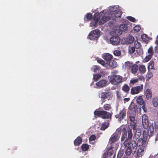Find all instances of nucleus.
Instances as JSON below:
<instances>
[{"mask_svg": "<svg viewBox=\"0 0 158 158\" xmlns=\"http://www.w3.org/2000/svg\"><path fill=\"white\" fill-rule=\"evenodd\" d=\"M137 108V106L135 105L134 103L132 102L131 103L129 107V114H135L136 112V110Z\"/></svg>", "mask_w": 158, "mask_h": 158, "instance_id": "obj_14", "label": "nucleus"}, {"mask_svg": "<svg viewBox=\"0 0 158 158\" xmlns=\"http://www.w3.org/2000/svg\"><path fill=\"white\" fill-rule=\"evenodd\" d=\"M129 114V118L131 123L130 124L129 126V129L127 130V132L129 130H131L132 131V129H133L134 130H135L136 129V121L135 120V114ZM131 132H132V131Z\"/></svg>", "mask_w": 158, "mask_h": 158, "instance_id": "obj_5", "label": "nucleus"}, {"mask_svg": "<svg viewBox=\"0 0 158 158\" xmlns=\"http://www.w3.org/2000/svg\"><path fill=\"white\" fill-rule=\"evenodd\" d=\"M138 79H132L130 81L129 84L134 85V84L138 82Z\"/></svg>", "mask_w": 158, "mask_h": 158, "instance_id": "obj_42", "label": "nucleus"}, {"mask_svg": "<svg viewBox=\"0 0 158 158\" xmlns=\"http://www.w3.org/2000/svg\"><path fill=\"white\" fill-rule=\"evenodd\" d=\"M127 19H128V20H129L132 22H135V19L132 17L130 16H127Z\"/></svg>", "mask_w": 158, "mask_h": 158, "instance_id": "obj_54", "label": "nucleus"}, {"mask_svg": "<svg viewBox=\"0 0 158 158\" xmlns=\"http://www.w3.org/2000/svg\"><path fill=\"white\" fill-rule=\"evenodd\" d=\"M107 84V82L106 80H102L97 82L96 85L99 88H102L106 86Z\"/></svg>", "mask_w": 158, "mask_h": 158, "instance_id": "obj_16", "label": "nucleus"}, {"mask_svg": "<svg viewBox=\"0 0 158 158\" xmlns=\"http://www.w3.org/2000/svg\"><path fill=\"white\" fill-rule=\"evenodd\" d=\"M155 129L156 130L158 129V119H156L154 121Z\"/></svg>", "mask_w": 158, "mask_h": 158, "instance_id": "obj_49", "label": "nucleus"}, {"mask_svg": "<svg viewBox=\"0 0 158 158\" xmlns=\"http://www.w3.org/2000/svg\"><path fill=\"white\" fill-rule=\"evenodd\" d=\"M109 10L110 12V13L112 14V13H114L115 11L117 10H116V9L115 8L114 6H110L109 8Z\"/></svg>", "mask_w": 158, "mask_h": 158, "instance_id": "obj_45", "label": "nucleus"}, {"mask_svg": "<svg viewBox=\"0 0 158 158\" xmlns=\"http://www.w3.org/2000/svg\"><path fill=\"white\" fill-rule=\"evenodd\" d=\"M89 148V146L88 144L84 143L81 146V148L82 151H85L88 150Z\"/></svg>", "mask_w": 158, "mask_h": 158, "instance_id": "obj_35", "label": "nucleus"}, {"mask_svg": "<svg viewBox=\"0 0 158 158\" xmlns=\"http://www.w3.org/2000/svg\"><path fill=\"white\" fill-rule=\"evenodd\" d=\"M100 68V67L97 65L94 66L93 67L94 71L96 72L97 71L99 70Z\"/></svg>", "mask_w": 158, "mask_h": 158, "instance_id": "obj_55", "label": "nucleus"}, {"mask_svg": "<svg viewBox=\"0 0 158 158\" xmlns=\"http://www.w3.org/2000/svg\"><path fill=\"white\" fill-rule=\"evenodd\" d=\"M142 105V108L143 110L144 111V112H146V111H147V109L145 106V103L143 104Z\"/></svg>", "mask_w": 158, "mask_h": 158, "instance_id": "obj_57", "label": "nucleus"}, {"mask_svg": "<svg viewBox=\"0 0 158 158\" xmlns=\"http://www.w3.org/2000/svg\"><path fill=\"white\" fill-rule=\"evenodd\" d=\"M123 154V151H119L117 155V158H120Z\"/></svg>", "mask_w": 158, "mask_h": 158, "instance_id": "obj_51", "label": "nucleus"}, {"mask_svg": "<svg viewBox=\"0 0 158 158\" xmlns=\"http://www.w3.org/2000/svg\"><path fill=\"white\" fill-rule=\"evenodd\" d=\"M130 100V98H125L123 99V102L124 103H125L127 102H128Z\"/></svg>", "mask_w": 158, "mask_h": 158, "instance_id": "obj_58", "label": "nucleus"}, {"mask_svg": "<svg viewBox=\"0 0 158 158\" xmlns=\"http://www.w3.org/2000/svg\"><path fill=\"white\" fill-rule=\"evenodd\" d=\"M95 142L94 141H92L89 142L90 144H94L95 143Z\"/></svg>", "mask_w": 158, "mask_h": 158, "instance_id": "obj_60", "label": "nucleus"}, {"mask_svg": "<svg viewBox=\"0 0 158 158\" xmlns=\"http://www.w3.org/2000/svg\"><path fill=\"white\" fill-rule=\"evenodd\" d=\"M134 40V38L133 36L132 35L128 36L126 40L127 43L130 44L132 43Z\"/></svg>", "mask_w": 158, "mask_h": 158, "instance_id": "obj_24", "label": "nucleus"}, {"mask_svg": "<svg viewBox=\"0 0 158 158\" xmlns=\"http://www.w3.org/2000/svg\"><path fill=\"white\" fill-rule=\"evenodd\" d=\"M135 130H136V131L135 135V137L137 139L138 138H139L141 136L142 133V130L140 128H138L137 129H136Z\"/></svg>", "mask_w": 158, "mask_h": 158, "instance_id": "obj_29", "label": "nucleus"}, {"mask_svg": "<svg viewBox=\"0 0 158 158\" xmlns=\"http://www.w3.org/2000/svg\"><path fill=\"white\" fill-rule=\"evenodd\" d=\"M139 70L141 73H144L146 71V69L144 65H141L139 66Z\"/></svg>", "mask_w": 158, "mask_h": 158, "instance_id": "obj_32", "label": "nucleus"}, {"mask_svg": "<svg viewBox=\"0 0 158 158\" xmlns=\"http://www.w3.org/2000/svg\"><path fill=\"white\" fill-rule=\"evenodd\" d=\"M127 114L126 110L125 109H123L122 110L120 111L119 113L115 115V117L116 118H118V120L121 121L123 120L126 116Z\"/></svg>", "mask_w": 158, "mask_h": 158, "instance_id": "obj_11", "label": "nucleus"}, {"mask_svg": "<svg viewBox=\"0 0 158 158\" xmlns=\"http://www.w3.org/2000/svg\"><path fill=\"white\" fill-rule=\"evenodd\" d=\"M149 122L148 116L146 114H143L142 117V122Z\"/></svg>", "mask_w": 158, "mask_h": 158, "instance_id": "obj_43", "label": "nucleus"}, {"mask_svg": "<svg viewBox=\"0 0 158 158\" xmlns=\"http://www.w3.org/2000/svg\"><path fill=\"white\" fill-rule=\"evenodd\" d=\"M133 64L132 62L127 61L125 63V67L126 68L128 69L131 68Z\"/></svg>", "mask_w": 158, "mask_h": 158, "instance_id": "obj_33", "label": "nucleus"}, {"mask_svg": "<svg viewBox=\"0 0 158 158\" xmlns=\"http://www.w3.org/2000/svg\"><path fill=\"white\" fill-rule=\"evenodd\" d=\"M140 28L139 26L136 25L133 28V30L134 32H137L140 31Z\"/></svg>", "mask_w": 158, "mask_h": 158, "instance_id": "obj_40", "label": "nucleus"}, {"mask_svg": "<svg viewBox=\"0 0 158 158\" xmlns=\"http://www.w3.org/2000/svg\"><path fill=\"white\" fill-rule=\"evenodd\" d=\"M136 63H139V61H137V62H136Z\"/></svg>", "mask_w": 158, "mask_h": 158, "instance_id": "obj_63", "label": "nucleus"}, {"mask_svg": "<svg viewBox=\"0 0 158 158\" xmlns=\"http://www.w3.org/2000/svg\"><path fill=\"white\" fill-rule=\"evenodd\" d=\"M110 42L113 45H117L120 42V39L118 36H113L110 39Z\"/></svg>", "mask_w": 158, "mask_h": 158, "instance_id": "obj_13", "label": "nucleus"}, {"mask_svg": "<svg viewBox=\"0 0 158 158\" xmlns=\"http://www.w3.org/2000/svg\"><path fill=\"white\" fill-rule=\"evenodd\" d=\"M112 93L110 91H107L102 92L101 94V98L102 101V104L105 102V99H107L108 100H110L112 98Z\"/></svg>", "mask_w": 158, "mask_h": 158, "instance_id": "obj_7", "label": "nucleus"}, {"mask_svg": "<svg viewBox=\"0 0 158 158\" xmlns=\"http://www.w3.org/2000/svg\"><path fill=\"white\" fill-rule=\"evenodd\" d=\"M138 70V66L135 64H133L131 67V72L134 74H135Z\"/></svg>", "mask_w": 158, "mask_h": 158, "instance_id": "obj_28", "label": "nucleus"}, {"mask_svg": "<svg viewBox=\"0 0 158 158\" xmlns=\"http://www.w3.org/2000/svg\"><path fill=\"white\" fill-rule=\"evenodd\" d=\"M109 125V123L108 122H105L102 123L101 127L100 129L102 131L105 130L108 128Z\"/></svg>", "mask_w": 158, "mask_h": 158, "instance_id": "obj_27", "label": "nucleus"}, {"mask_svg": "<svg viewBox=\"0 0 158 158\" xmlns=\"http://www.w3.org/2000/svg\"><path fill=\"white\" fill-rule=\"evenodd\" d=\"M141 38L143 41H146L148 38L147 35L144 34L141 35Z\"/></svg>", "mask_w": 158, "mask_h": 158, "instance_id": "obj_56", "label": "nucleus"}, {"mask_svg": "<svg viewBox=\"0 0 158 158\" xmlns=\"http://www.w3.org/2000/svg\"><path fill=\"white\" fill-rule=\"evenodd\" d=\"M115 154H114V156H113V158H115Z\"/></svg>", "mask_w": 158, "mask_h": 158, "instance_id": "obj_62", "label": "nucleus"}, {"mask_svg": "<svg viewBox=\"0 0 158 158\" xmlns=\"http://www.w3.org/2000/svg\"><path fill=\"white\" fill-rule=\"evenodd\" d=\"M96 139V136L94 135H92L90 136L89 139V142L94 141Z\"/></svg>", "mask_w": 158, "mask_h": 158, "instance_id": "obj_44", "label": "nucleus"}, {"mask_svg": "<svg viewBox=\"0 0 158 158\" xmlns=\"http://www.w3.org/2000/svg\"><path fill=\"white\" fill-rule=\"evenodd\" d=\"M134 44V47L136 49H139L141 46V44L137 40L135 41Z\"/></svg>", "mask_w": 158, "mask_h": 158, "instance_id": "obj_37", "label": "nucleus"}, {"mask_svg": "<svg viewBox=\"0 0 158 158\" xmlns=\"http://www.w3.org/2000/svg\"><path fill=\"white\" fill-rule=\"evenodd\" d=\"M106 64L112 68H115L117 65V62L112 59L109 61L106 62Z\"/></svg>", "mask_w": 158, "mask_h": 158, "instance_id": "obj_21", "label": "nucleus"}, {"mask_svg": "<svg viewBox=\"0 0 158 158\" xmlns=\"http://www.w3.org/2000/svg\"><path fill=\"white\" fill-rule=\"evenodd\" d=\"M99 30L98 29L94 30L90 32L88 35V37L90 40H97L99 36Z\"/></svg>", "mask_w": 158, "mask_h": 158, "instance_id": "obj_9", "label": "nucleus"}, {"mask_svg": "<svg viewBox=\"0 0 158 158\" xmlns=\"http://www.w3.org/2000/svg\"><path fill=\"white\" fill-rule=\"evenodd\" d=\"M152 56L151 55H149L146 56L144 59V61L145 62H147L149 61L152 58Z\"/></svg>", "mask_w": 158, "mask_h": 158, "instance_id": "obj_48", "label": "nucleus"}, {"mask_svg": "<svg viewBox=\"0 0 158 158\" xmlns=\"http://www.w3.org/2000/svg\"><path fill=\"white\" fill-rule=\"evenodd\" d=\"M119 28L123 31H125L127 29V25L126 24H122L119 26Z\"/></svg>", "mask_w": 158, "mask_h": 158, "instance_id": "obj_31", "label": "nucleus"}, {"mask_svg": "<svg viewBox=\"0 0 158 158\" xmlns=\"http://www.w3.org/2000/svg\"><path fill=\"white\" fill-rule=\"evenodd\" d=\"M145 95L148 100L151 98L152 96V93L150 89H146L145 92Z\"/></svg>", "mask_w": 158, "mask_h": 158, "instance_id": "obj_23", "label": "nucleus"}, {"mask_svg": "<svg viewBox=\"0 0 158 158\" xmlns=\"http://www.w3.org/2000/svg\"><path fill=\"white\" fill-rule=\"evenodd\" d=\"M135 48L134 47H131L129 49V52L131 54L133 53L135 51Z\"/></svg>", "mask_w": 158, "mask_h": 158, "instance_id": "obj_52", "label": "nucleus"}, {"mask_svg": "<svg viewBox=\"0 0 158 158\" xmlns=\"http://www.w3.org/2000/svg\"><path fill=\"white\" fill-rule=\"evenodd\" d=\"M103 58L106 60V62L109 61L113 58L112 56L108 53H105L103 54L102 56Z\"/></svg>", "mask_w": 158, "mask_h": 158, "instance_id": "obj_19", "label": "nucleus"}, {"mask_svg": "<svg viewBox=\"0 0 158 158\" xmlns=\"http://www.w3.org/2000/svg\"><path fill=\"white\" fill-rule=\"evenodd\" d=\"M148 52L149 55H151L152 56L153 54V48L152 47H150L148 50Z\"/></svg>", "mask_w": 158, "mask_h": 158, "instance_id": "obj_47", "label": "nucleus"}, {"mask_svg": "<svg viewBox=\"0 0 158 158\" xmlns=\"http://www.w3.org/2000/svg\"><path fill=\"white\" fill-rule=\"evenodd\" d=\"M152 104L154 107H158V98L155 97L153 98Z\"/></svg>", "mask_w": 158, "mask_h": 158, "instance_id": "obj_34", "label": "nucleus"}, {"mask_svg": "<svg viewBox=\"0 0 158 158\" xmlns=\"http://www.w3.org/2000/svg\"><path fill=\"white\" fill-rule=\"evenodd\" d=\"M113 53L115 56H119L121 55V52L119 50H115L114 51Z\"/></svg>", "mask_w": 158, "mask_h": 158, "instance_id": "obj_41", "label": "nucleus"}, {"mask_svg": "<svg viewBox=\"0 0 158 158\" xmlns=\"http://www.w3.org/2000/svg\"><path fill=\"white\" fill-rule=\"evenodd\" d=\"M105 13H106V12H105L104 10H103L99 14H95L93 17V21L91 23L90 26L91 27H97L98 22L101 15H102V18L99 22V24L100 25L104 24L106 22L111 19V18L110 16L106 17L105 16Z\"/></svg>", "mask_w": 158, "mask_h": 158, "instance_id": "obj_3", "label": "nucleus"}, {"mask_svg": "<svg viewBox=\"0 0 158 158\" xmlns=\"http://www.w3.org/2000/svg\"><path fill=\"white\" fill-rule=\"evenodd\" d=\"M124 81L123 78L120 75L112 74L110 79V82L114 85H118Z\"/></svg>", "mask_w": 158, "mask_h": 158, "instance_id": "obj_4", "label": "nucleus"}, {"mask_svg": "<svg viewBox=\"0 0 158 158\" xmlns=\"http://www.w3.org/2000/svg\"><path fill=\"white\" fill-rule=\"evenodd\" d=\"M93 16L90 13H87L86 15V18L87 20H90L92 18Z\"/></svg>", "mask_w": 158, "mask_h": 158, "instance_id": "obj_46", "label": "nucleus"}, {"mask_svg": "<svg viewBox=\"0 0 158 158\" xmlns=\"http://www.w3.org/2000/svg\"><path fill=\"white\" fill-rule=\"evenodd\" d=\"M130 89L129 86L127 84H124L122 87L123 91L127 94L129 93Z\"/></svg>", "mask_w": 158, "mask_h": 158, "instance_id": "obj_22", "label": "nucleus"}, {"mask_svg": "<svg viewBox=\"0 0 158 158\" xmlns=\"http://www.w3.org/2000/svg\"><path fill=\"white\" fill-rule=\"evenodd\" d=\"M153 76L152 73L150 71H148L147 74L148 79L149 80Z\"/></svg>", "mask_w": 158, "mask_h": 158, "instance_id": "obj_53", "label": "nucleus"}, {"mask_svg": "<svg viewBox=\"0 0 158 158\" xmlns=\"http://www.w3.org/2000/svg\"><path fill=\"white\" fill-rule=\"evenodd\" d=\"M144 147H141L138 149L137 152V155L138 157H141L144 153V150L145 149Z\"/></svg>", "mask_w": 158, "mask_h": 158, "instance_id": "obj_17", "label": "nucleus"}, {"mask_svg": "<svg viewBox=\"0 0 158 158\" xmlns=\"http://www.w3.org/2000/svg\"><path fill=\"white\" fill-rule=\"evenodd\" d=\"M121 132V129H118L116 132L111 135L109 139V142L112 143L118 141Z\"/></svg>", "mask_w": 158, "mask_h": 158, "instance_id": "obj_6", "label": "nucleus"}, {"mask_svg": "<svg viewBox=\"0 0 158 158\" xmlns=\"http://www.w3.org/2000/svg\"><path fill=\"white\" fill-rule=\"evenodd\" d=\"M127 94L125 93V92H119L117 91L116 92V95L117 98L119 100H121L122 98L126 97L127 95Z\"/></svg>", "mask_w": 158, "mask_h": 158, "instance_id": "obj_18", "label": "nucleus"}, {"mask_svg": "<svg viewBox=\"0 0 158 158\" xmlns=\"http://www.w3.org/2000/svg\"><path fill=\"white\" fill-rule=\"evenodd\" d=\"M154 127L153 124L150 125L147 131H143V137L144 138H147L148 136L150 137L153 135L154 132Z\"/></svg>", "mask_w": 158, "mask_h": 158, "instance_id": "obj_10", "label": "nucleus"}, {"mask_svg": "<svg viewBox=\"0 0 158 158\" xmlns=\"http://www.w3.org/2000/svg\"><path fill=\"white\" fill-rule=\"evenodd\" d=\"M133 134L131 130L128 131V136L125 140L123 142V144L126 148L125 152V154L127 156H130L132 153V150H133L134 153L136 151L135 148L136 144L134 141H131V138Z\"/></svg>", "mask_w": 158, "mask_h": 158, "instance_id": "obj_1", "label": "nucleus"}, {"mask_svg": "<svg viewBox=\"0 0 158 158\" xmlns=\"http://www.w3.org/2000/svg\"><path fill=\"white\" fill-rule=\"evenodd\" d=\"M131 141H134L135 143V148L136 149L137 146L144 147L145 148V146L146 145V141L145 139L141 138H139L138 139L137 142L135 140H131Z\"/></svg>", "mask_w": 158, "mask_h": 158, "instance_id": "obj_12", "label": "nucleus"}, {"mask_svg": "<svg viewBox=\"0 0 158 158\" xmlns=\"http://www.w3.org/2000/svg\"><path fill=\"white\" fill-rule=\"evenodd\" d=\"M114 147H110V148L108 149L107 151V156H106V154L103 155V158H110V157L114 153V151L113 150Z\"/></svg>", "mask_w": 158, "mask_h": 158, "instance_id": "obj_15", "label": "nucleus"}, {"mask_svg": "<svg viewBox=\"0 0 158 158\" xmlns=\"http://www.w3.org/2000/svg\"><path fill=\"white\" fill-rule=\"evenodd\" d=\"M122 15V12L120 10H117L115 11L114 13H112L111 15L113 16H114L117 18L118 17H120Z\"/></svg>", "mask_w": 158, "mask_h": 158, "instance_id": "obj_26", "label": "nucleus"}, {"mask_svg": "<svg viewBox=\"0 0 158 158\" xmlns=\"http://www.w3.org/2000/svg\"><path fill=\"white\" fill-rule=\"evenodd\" d=\"M136 101L137 103L140 105H142L145 103L142 97L141 96H139L137 98Z\"/></svg>", "mask_w": 158, "mask_h": 158, "instance_id": "obj_30", "label": "nucleus"}, {"mask_svg": "<svg viewBox=\"0 0 158 158\" xmlns=\"http://www.w3.org/2000/svg\"><path fill=\"white\" fill-rule=\"evenodd\" d=\"M111 23L112 24L113 23L112 22H110L109 23Z\"/></svg>", "mask_w": 158, "mask_h": 158, "instance_id": "obj_64", "label": "nucleus"}, {"mask_svg": "<svg viewBox=\"0 0 158 158\" xmlns=\"http://www.w3.org/2000/svg\"><path fill=\"white\" fill-rule=\"evenodd\" d=\"M155 43L156 44H158V39L156 41Z\"/></svg>", "mask_w": 158, "mask_h": 158, "instance_id": "obj_61", "label": "nucleus"}, {"mask_svg": "<svg viewBox=\"0 0 158 158\" xmlns=\"http://www.w3.org/2000/svg\"><path fill=\"white\" fill-rule=\"evenodd\" d=\"M102 76L100 74L98 73L94 75V79L95 81H97L99 79H100Z\"/></svg>", "mask_w": 158, "mask_h": 158, "instance_id": "obj_38", "label": "nucleus"}, {"mask_svg": "<svg viewBox=\"0 0 158 158\" xmlns=\"http://www.w3.org/2000/svg\"><path fill=\"white\" fill-rule=\"evenodd\" d=\"M143 84L133 87L131 89V94L132 95L138 94L143 91Z\"/></svg>", "mask_w": 158, "mask_h": 158, "instance_id": "obj_8", "label": "nucleus"}, {"mask_svg": "<svg viewBox=\"0 0 158 158\" xmlns=\"http://www.w3.org/2000/svg\"><path fill=\"white\" fill-rule=\"evenodd\" d=\"M154 62L152 60L149 63V64L148 67V69L149 71L150 69H154Z\"/></svg>", "mask_w": 158, "mask_h": 158, "instance_id": "obj_36", "label": "nucleus"}, {"mask_svg": "<svg viewBox=\"0 0 158 158\" xmlns=\"http://www.w3.org/2000/svg\"><path fill=\"white\" fill-rule=\"evenodd\" d=\"M155 51L156 52H158V46H157L155 48Z\"/></svg>", "mask_w": 158, "mask_h": 158, "instance_id": "obj_59", "label": "nucleus"}, {"mask_svg": "<svg viewBox=\"0 0 158 158\" xmlns=\"http://www.w3.org/2000/svg\"><path fill=\"white\" fill-rule=\"evenodd\" d=\"M103 108L105 110H96L94 112V115L103 119H110L111 120L112 119V113L106 111L111 110L112 109L110 104L107 103L104 104Z\"/></svg>", "mask_w": 158, "mask_h": 158, "instance_id": "obj_2", "label": "nucleus"}, {"mask_svg": "<svg viewBox=\"0 0 158 158\" xmlns=\"http://www.w3.org/2000/svg\"><path fill=\"white\" fill-rule=\"evenodd\" d=\"M123 132L122 133L121 138V142L125 141L126 139L127 138V132L126 129L125 128H123Z\"/></svg>", "mask_w": 158, "mask_h": 158, "instance_id": "obj_20", "label": "nucleus"}, {"mask_svg": "<svg viewBox=\"0 0 158 158\" xmlns=\"http://www.w3.org/2000/svg\"><path fill=\"white\" fill-rule=\"evenodd\" d=\"M82 142V139L80 136H78L74 141V144L76 146L79 145Z\"/></svg>", "mask_w": 158, "mask_h": 158, "instance_id": "obj_25", "label": "nucleus"}, {"mask_svg": "<svg viewBox=\"0 0 158 158\" xmlns=\"http://www.w3.org/2000/svg\"><path fill=\"white\" fill-rule=\"evenodd\" d=\"M149 122H142V126L143 128L145 129L148 128L149 125Z\"/></svg>", "mask_w": 158, "mask_h": 158, "instance_id": "obj_39", "label": "nucleus"}, {"mask_svg": "<svg viewBox=\"0 0 158 158\" xmlns=\"http://www.w3.org/2000/svg\"><path fill=\"white\" fill-rule=\"evenodd\" d=\"M97 61L98 63L101 64L103 66H104L106 64L105 61L102 60L98 59L97 60Z\"/></svg>", "mask_w": 158, "mask_h": 158, "instance_id": "obj_50", "label": "nucleus"}]
</instances>
